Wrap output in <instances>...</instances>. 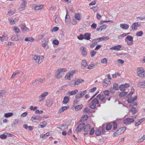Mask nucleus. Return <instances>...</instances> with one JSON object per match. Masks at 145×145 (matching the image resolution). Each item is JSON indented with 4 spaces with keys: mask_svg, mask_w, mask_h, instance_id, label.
Returning a JSON list of instances; mask_svg holds the SVG:
<instances>
[{
    "mask_svg": "<svg viewBox=\"0 0 145 145\" xmlns=\"http://www.w3.org/2000/svg\"><path fill=\"white\" fill-rule=\"evenodd\" d=\"M95 134L97 136L101 134V131L100 129H97L95 132Z\"/></svg>",
    "mask_w": 145,
    "mask_h": 145,
    "instance_id": "obj_50",
    "label": "nucleus"
},
{
    "mask_svg": "<svg viewBox=\"0 0 145 145\" xmlns=\"http://www.w3.org/2000/svg\"><path fill=\"white\" fill-rule=\"evenodd\" d=\"M120 76V74L118 72L116 73L115 74L112 75V77L113 78H116L118 76Z\"/></svg>",
    "mask_w": 145,
    "mask_h": 145,
    "instance_id": "obj_56",
    "label": "nucleus"
},
{
    "mask_svg": "<svg viewBox=\"0 0 145 145\" xmlns=\"http://www.w3.org/2000/svg\"><path fill=\"white\" fill-rule=\"evenodd\" d=\"M96 2H97L96 1V0H95L94 1H92L91 3H90L89 4V6H91V5H95L96 3Z\"/></svg>",
    "mask_w": 145,
    "mask_h": 145,
    "instance_id": "obj_63",
    "label": "nucleus"
},
{
    "mask_svg": "<svg viewBox=\"0 0 145 145\" xmlns=\"http://www.w3.org/2000/svg\"><path fill=\"white\" fill-rule=\"evenodd\" d=\"M134 121V119L133 118H127L124 120V123L126 124H129L133 122Z\"/></svg>",
    "mask_w": 145,
    "mask_h": 145,
    "instance_id": "obj_10",
    "label": "nucleus"
},
{
    "mask_svg": "<svg viewBox=\"0 0 145 145\" xmlns=\"http://www.w3.org/2000/svg\"><path fill=\"white\" fill-rule=\"evenodd\" d=\"M95 132V130L93 128H92L89 134L91 135L93 134L94 132Z\"/></svg>",
    "mask_w": 145,
    "mask_h": 145,
    "instance_id": "obj_64",
    "label": "nucleus"
},
{
    "mask_svg": "<svg viewBox=\"0 0 145 145\" xmlns=\"http://www.w3.org/2000/svg\"><path fill=\"white\" fill-rule=\"evenodd\" d=\"M18 20V18H15L13 20L10 19L9 21L10 24H14L16 22H17Z\"/></svg>",
    "mask_w": 145,
    "mask_h": 145,
    "instance_id": "obj_34",
    "label": "nucleus"
},
{
    "mask_svg": "<svg viewBox=\"0 0 145 145\" xmlns=\"http://www.w3.org/2000/svg\"><path fill=\"white\" fill-rule=\"evenodd\" d=\"M112 127V125L111 124L108 123L106 126V130H109L111 129Z\"/></svg>",
    "mask_w": 145,
    "mask_h": 145,
    "instance_id": "obj_37",
    "label": "nucleus"
},
{
    "mask_svg": "<svg viewBox=\"0 0 145 145\" xmlns=\"http://www.w3.org/2000/svg\"><path fill=\"white\" fill-rule=\"evenodd\" d=\"M18 35L17 34H16V35H13L11 38V39L12 41L19 40L18 39Z\"/></svg>",
    "mask_w": 145,
    "mask_h": 145,
    "instance_id": "obj_26",
    "label": "nucleus"
},
{
    "mask_svg": "<svg viewBox=\"0 0 145 145\" xmlns=\"http://www.w3.org/2000/svg\"><path fill=\"white\" fill-rule=\"evenodd\" d=\"M96 97L99 98V99L102 103L104 104L106 103V99H105V97L104 95L99 94Z\"/></svg>",
    "mask_w": 145,
    "mask_h": 145,
    "instance_id": "obj_5",
    "label": "nucleus"
},
{
    "mask_svg": "<svg viewBox=\"0 0 145 145\" xmlns=\"http://www.w3.org/2000/svg\"><path fill=\"white\" fill-rule=\"evenodd\" d=\"M99 101L98 99L96 98H95L91 101L90 103L89 107L92 109H95L96 107V105L99 104Z\"/></svg>",
    "mask_w": 145,
    "mask_h": 145,
    "instance_id": "obj_1",
    "label": "nucleus"
},
{
    "mask_svg": "<svg viewBox=\"0 0 145 145\" xmlns=\"http://www.w3.org/2000/svg\"><path fill=\"white\" fill-rule=\"evenodd\" d=\"M44 42V43H42V46L43 47L45 48L47 45L48 44V41H46V40H45L44 42Z\"/></svg>",
    "mask_w": 145,
    "mask_h": 145,
    "instance_id": "obj_60",
    "label": "nucleus"
},
{
    "mask_svg": "<svg viewBox=\"0 0 145 145\" xmlns=\"http://www.w3.org/2000/svg\"><path fill=\"white\" fill-rule=\"evenodd\" d=\"M80 49L82 50V56H86L87 54V52L85 48L82 46L81 47Z\"/></svg>",
    "mask_w": 145,
    "mask_h": 145,
    "instance_id": "obj_21",
    "label": "nucleus"
},
{
    "mask_svg": "<svg viewBox=\"0 0 145 145\" xmlns=\"http://www.w3.org/2000/svg\"><path fill=\"white\" fill-rule=\"evenodd\" d=\"M43 58V56H40L37 55H34L33 57V59L35 60L36 62H37L38 63H40L42 62Z\"/></svg>",
    "mask_w": 145,
    "mask_h": 145,
    "instance_id": "obj_3",
    "label": "nucleus"
},
{
    "mask_svg": "<svg viewBox=\"0 0 145 145\" xmlns=\"http://www.w3.org/2000/svg\"><path fill=\"white\" fill-rule=\"evenodd\" d=\"M59 29V28L57 27H54L51 30L52 32L57 31Z\"/></svg>",
    "mask_w": 145,
    "mask_h": 145,
    "instance_id": "obj_54",
    "label": "nucleus"
},
{
    "mask_svg": "<svg viewBox=\"0 0 145 145\" xmlns=\"http://www.w3.org/2000/svg\"><path fill=\"white\" fill-rule=\"evenodd\" d=\"M133 37H132V36H127L125 39V41L126 42H127L128 40H129L130 41H133Z\"/></svg>",
    "mask_w": 145,
    "mask_h": 145,
    "instance_id": "obj_25",
    "label": "nucleus"
},
{
    "mask_svg": "<svg viewBox=\"0 0 145 145\" xmlns=\"http://www.w3.org/2000/svg\"><path fill=\"white\" fill-rule=\"evenodd\" d=\"M138 86L141 88H145V81L139 82L137 84Z\"/></svg>",
    "mask_w": 145,
    "mask_h": 145,
    "instance_id": "obj_20",
    "label": "nucleus"
},
{
    "mask_svg": "<svg viewBox=\"0 0 145 145\" xmlns=\"http://www.w3.org/2000/svg\"><path fill=\"white\" fill-rule=\"evenodd\" d=\"M78 39L80 40H82L84 39V35L82 34H80L77 36Z\"/></svg>",
    "mask_w": 145,
    "mask_h": 145,
    "instance_id": "obj_46",
    "label": "nucleus"
},
{
    "mask_svg": "<svg viewBox=\"0 0 145 145\" xmlns=\"http://www.w3.org/2000/svg\"><path fill=\"white\" fill-rule=\"evenodd\" d=\"M130 110L134 114H135L137 112L136 109L134 107H132L130 109Z\"/></svg>",
    "mask_w": 145,
    "mask_h": 145,
    "instance_id": "obj_36",
    "label": "nucleus"
},
{
    "mask_svg": "<svg viewBox=\"0 0 145 145\" xmlns=\"http://www.w3.org/2000/svg\"><path fill=\"white\" fill-rule=\"evenodd\" d=\"M84 131L85 132H88L90 130L91 128V126L89 124H87L84 126Z\"/></svg>",
    "mask_w": 145,
    "mask_h": 145,
    "instance_id": "obj_19",
    "label": "nucleus"
},
{
    "mask_svg": "<svg viewBox=\"0 0 145 145\" xmlns=\"http://www.w3.org/2000/svg\"><path fill=\"white\" fill-rule=\"evenodd\" d=\"M145 120V118H142V119L139 120L137 122H135V125L136 126H138L143 121Z\"/></svg>",
    "mask_w": 145,
    "mask_h": 145,
    "instance_id": "obj_28",
    "label": "nucleus"
},
{
    "mask_svg": "<svg viewBox=\"0 0 145 145\" xmlns=\"http://www.w3.org/2000/svg\"><path fill=\"white\" fill-rule=\"evenodd\" d=\"M96 54V52L94 51V50H92L91 52V56L92 57H94Z\"/></svg>",
    "mask_w": 145,
    "mask_h": 145,
    "instance_id": "obj_59",
    "label": "nucleus"
},
{
    "mask_svg": "<svg viewBox=\"0 0 145 145\" xmlns=\"http://www.w3.org/2000/svg\"><path fill=\"white\" fill-rule=\"evenodd\" d=\"M84 39L87 40H89L91 39V34L88 33H85L84 35Z\"/></svg>",
    "mask_w": 145,
    "mask_h": 145,
    "instance_id": "obj_16",
    "label": "nucleus"
},
{
    "mask_svg": "<svg viewBox=\"0 0 145 145\" xmlns=\"http://www.w3.org/2000/svg\"><path fill=\"white\" fill-rule=\"evenodd\" d=\"M95 65V64L94 63L91 64L88 67V68L89 69H92L93 68L94 66Z\"/></svg>",
    "mask_w": 145,
    "mask_h": 145,
    "instance_id": "obj_58",
    "label": "nucleus"
},
{
    "mask_svg": "<svg viewBox=\"0 0 145 145\" xmlns=\"http://www.w3.org/2000/svg\"><path fill=\"white\" fill-rule=\"evenodd\" d=\"M85 125V124L84 123H83L80 124L76 128V132H80L82 131Z\"/></svg>",
    "mask_w": 145,
    "mask_h": 145,
    "instance_id": "obj_7",
    "label": "nucleus"
},
{
    "mask_svg": "<svg viewBox=\"0 0 145 145\" xmlns=\"http://www.w3.org/2000/svg\"><path fill=\"white\" fill-rule=\"evenodd\" d=\"M74 18L80 21L82 19V16L80 14L75 13L74 14Z\"/></svg>",
    "mask_w": 145,
    "mask_h": 145,
    "instance_id": "obj_22",
    "label": "nucleus"
},
{
    "mask_svg": "<svg viewBox=\"0 0 145 145\" xmlns=\"http://www.w3.org/2000/svg\"><path fill=\"white\" fill-rule=\"evenodd\" d=\"M74 81L75 83L74 86H75V85H78L80 83L83 82L84 81V80L81 79L79 78L78 79H76Z\"/></svg>",
    "mask_w": 145,
    "mask_h": 145,
    "instance_id": "obj_14",
    "label": "nucleus"
},
{
    "mask_svg": "<svg viewBox=\"0 0 145 145\" xmlns=\"http://www.w3.org/2000/svg\"><path fill=\"white\" fill-rule=\"evenodd\" d=\"M101 62L104 64H106L107 63V60L106 58H104L101 60Z\"/></svg>",
    "mask_w": 145,
    "mask_h": 145,
    "instance_id": "obj_57",
    "label": "nucleus"
},
{
    "mask_svg": "<svg viewBox=\"0 0 145 145\" xmlns=\"http://www.w3.org/2000/svg\"><path fill=\"white\" fill-rule=\"evenodd\" d=\"M103 83L104 84H108L109 85H110L111 84V82L109 79L106 78L103 80Z\"/></svg>",
    "mask_w": 145,
    "mask_h": 145,
    "instance_id": "obj_35",
    "label": "nucleus"
},
{
    "mask_svg": "<svg viewBox=\"0 0 145 145\" xmlns=\"http://www.w3.org/2000/svg\"><path fill=\"white\" fill-rule=\"evenodd\" d=\"M69 101V97H65L63 99V104H66Z\"/></svg>",
    "mask_w": 145,
    "mask_h": 145,
    "instance_id": "obj_32",
    "label": "nucleus"
},
{
    "mask_svg": "<svg viewBox=\"0 0 145 145\" xmlns=\"http://www.w3.org/2000/svg\"><path fill=\"white\" fill-rule=\"evenodd\" d=\"M137 73L138 75L142 78L144 77V71L143 68L142 67H139L137 69Z\"/></svg>",
    "mask_w": 145,
    "mask_h": 145,
    "instance_id": "obj_2",
    "label": "nucleus"
},
{
    "mask_svg": "<svg viewBox=\"0 0 145 145\" xmlns=\"http://www.w3.org/2000/svg\"><path fill=\"white\" fill-rule=\"evenodd\" d=\"M27 4V3L25 0H22V2L20 6V7L19 8V10L21 11L24 10L26 7Z\"/></svg>",
    "mask_w": 145,
    "mask_h": 145,
    "instance_id": "obj_6",
    "label": "nucleus"
},
{
    "mask_svg": "<svg viewBox=\"0 0 145 145\" xmlns=\"http://www.w3.org/2000/svg\"><path fill=\"white\" fill-rule=\"evenodd\" d=\"M69 108V106H64L61 107V108L59 110L58 112V114H59V113H60L61 112H62L64 110Z\"/></svg>",
    "mask_w": 145,
    "mask_h": 145,
    "instance_id": "obj_17",
    "label": "nucleus"
},
{
    "mask_svg": "<svg viewBox=\"0 0 145 145\" xmlns=\"http://www.w3.org/2000/svg\"><path fill=\"white\" fill-rule=\"evenodd\" d=\"M53 43L55 45H57L59 44V42L57 40H55L53 41Z\"/></svg>",
    "mask_w": 145,
    "mask_h": 145,
    "instance_id": "obj_61",
    "label": "nucleus"
},
{
    "mask_svg": "<svg viewBox=\"0 0 145 145\" xmlns=\"http://www.w3.org/2000/svg\"><path fill=\"white\" fill-rule=\"evenodd\" d=\"M113 89L115 90H118L119 89L118 85L117 84H114L113 87Z\"/></svg>",
    "mask_w": 145,
    "mask_h": 145,
    "instance_id": "obj_40",
    "label": "nucleus"
},
{
    "mask_svg": "<svg viewBox=\"0 0 145 145\" xmlns=\"http://www.w3.org/2000/svg\"><path fill=\"white\" fill-rule=\"evenodd\" d=\"M134 101V100L132 98H129L128 99L127 102L129 103H132Z\"/></svg>",
    "mask_w": 145,
    "mask_h": 145,
    "instance_id": "obj_55",
    "label": "nucleus"
},
{
    "mask_svg": "<svg viewBox=\"0 0 145 145\" xmlns=\"http://www.w3.org/2000/svg\"><path fill=\"white\" fill-rule=\"evenodd\" d=\"M86 90L79 92L75 96V98L78 99L82 98L86 93Z\"/></svg>",
    "mask_w": 145,
    "mask_h": 145,
    "instance_id": "obj_4",
    "label": "nucleus"
},
{
    "mask_svg": "<svg viewBox=\"0 0 145 145\" xmlns=\"http://www.w3.org/2000/svg\"><path fill=\"white\" fill-rule=\"evenodd\" d=\"M121 91L124 92L125 91V86L123 84H121L119 87Z\"/></svg>",
    "mask_w": 145,
    "mask_h": 145,
    "instance_id": "obj_39",
    "label": "nucleus"
},
{
    "mask_svg": "<svg viewBox=\"0 0 145 145\" xmlns=\"http://www.w3.org/2000/svg\"><path fill=\"white\" fill-rule=\"evenodd\" d=\"M88 118V116L87 115H84L81 118V120L82 121H84L85 120H87Z\"/></svg>",
    "mask_w": 145,
    "mask_h": 145,
    "instance_id": "obj_43",
    "label": "nucleus"
},
{
    "mask_svg": "<svg viewBox=\"0 0 145 145\" xmlns=\"http://www.w3.org/2000/svg\"><path fill=\"white\" fill-rule=\"evenodd\" d=\"M7 137V135L5 134H3L0 135V138L2 139H5Z\"/></svg>",
    "mask_w": 145,
    "mask_h": 145,
    "instance_id": "obj_52",
    "label": "nucleus"
},
{
    "mask_svg": "<svg viewBox=\"0 0 145 145\" xmlns=\"http://www.w3.org/2000/svg\"><path fill=\"white\" fill-rule=\"evenodd\" d=\"M127 92H121L120 93L119 96L121 97H123L127 94Z\"/></svg>",
    "mask_w": 145,
    "mask_h": 145,
    "instance_id": "obj_53",
    "label": "nucleus"
},
{
    "mask_svg": "<svg viewBox=\"0 0 145 145\" xmlns=\"http://www.w3.org/2000/svg\"><path fill=\"white\" fill-rule=\"evenodd\" d=\"M131 27L132 28V29L133 30H135L137 29V27L136 25L135 24V23L133 24Z\"/></svg>",
    "mask_w": 145,
    "mask_h": 145,
    "instance_id": "obj_51",
    "label": "nucleus"
},
{
    "mask_svg": "<svg viewBox=\"0 0 145 145\" xmlns=\"http://www.w3.org/2000/svg\"><path fill=\"white\" fill-rule=\"evenodd\" d=\"M12 28L13 30L15 31V32L17 33H20V29L18 27L15 26H14L12 27Z\"/></svg>",
    "mask_w": 145,
    "mask_h": 145,
    "instance_id": "obj_38",
    "label": "nucleus"
},
{
    "mask_svg": "<svg viewBox=\"0 0 145 145\" xmlns=\"http://www.w3.org/2000/svg\"><path fill=\"white\" fill-rule=\"evenodd\" d=\"M83 107L82 105H76L74 106L75 109V110H79L81 109Z\"/></svg>",
    "mask_w": 145,
    "mask_h": 145,
    "instance_id": "obj_31",
    "label": "nucleus"
},
{
    "mask_svg": "<svg viewBox=\"0 0 145 145\" xmlns=\"http://www.w3.org/2000/svg\"><path fill=\"white\" fill-rule=\"evenodd\" d=\"M112 125L113 126V130H115L117 128V123L115 121H114L112 123Z\"/></svg>",
    "mask_w": 145,
    "mask_h": 145,
    "instance_id": "obj_48",
    "label": "nucleus"
},
{
    "mask_svg": "<svg viewBox=\"0 0 145 145\" xmlns=\"http://www.w3.org/2000/svg\"><path fill=\"white\" fill-rule=\"evenodd\" d=\"M118 63H121L122 65L124 63V61L121 59H118L117 60Z\"/></svg>",
    "mask_w": 145,
    "mask_h": 145,
    "instance_id": "obj_62",
    "label": "nucleus"
},
{
    "mask_svg": "<svg viewBox=\"0 0 145 145\" xmlns=\"http://www.w3.org/2000/svg\"><path fill=\"white\" fill-rule=\"evenodd\" d=\"M33 40L32 38L29 37L26 38L25 39V41H32Z\"/></svg>",
    "mask_w": 145,
    "mask_h": 145,
    "instance_id": "obj_45",
    "label": "nucleus"
},
{
    "mask_svg": "<svg viewBox=\"0 0 145 145\" xmlns=\"http://www.w3.org/2000/svg\"><path fill=\"white\" fill-rule=\"evenodd\" d=\"M47 125V123L45 121H44L41 123L39 125V127L44 128Z\"/></svg>",
    "mask_w": 145,
    "mask_h": 145,
    "instance_id": "obj_33",
    "label": "nucleus"
},
{
    "mask_svg": "<svg viewBox=\"0 0 145 145\" xmlns=\"http://www.w3.org/2000/svg\"><path fill=\"white\" fill-rule=\"evenodd\" d=\"M20 72L18 71H16L14 72L12 74V76L11 77V79L13 78L16 75L20 74Z\"/></svg>",
    "mask_w": 145,
    "mask_h": 145,
    "instance_id": "obj_42",
    "label": "nucleus"
},
{
    "mask_svg": "<svg viewBox=\"0 0 145 145\" xmlns=\"http://www.w3.org/2000/svg\"><path fill=\"white\" fill-rule=\"evenodd\" d=\"M121 47V46L119 45L117 46L112 47L110 48V50H113L115 51H119L120 50V49Z\"/></svg>",
    "mask_w": 145,
    "mask_h": 145,
    "instance_id": "obj_15",
    "label": "nucleus"
},
{
    "mask_svg": "<svg viewBox=\"0 0 145 145\" xmlns=\"http://www.w3.org/2000/svg\"><path fill=\"white\" fill-rule=\"evenodd\" d=\"M0 40L1 41H3L4 40L8 39L7 35L5 33H3L0 36Z\"/></svg>",
    "mask_w": 145,
    "mask_h": 145,
    "instance_id": "obj_11",
    "label": "nucleus"
},
{
    "mask_svg": "<svg viewBox=\"0 0 145 145\" xmlns=\"http://www.w3.org/2000/svg\"><path fill=\"white\" fill-rule=\"evenodd\" d=\"M70 21V16L68 15V12L67 10V14L65 17V22L66 23H69Z\"/></svg>",
    "mask_w": 145,
    "mask_h": 145,
    "instance_id": "obj_24",
    "label": "nucleus"
},
{
    "mask_svg": "<svg viewBox=\"0 0 145 145\" xmlns=\"http://www.w3.org/2000/svg\"><path fill=\"white\" fill-rule=\"evenodd\" d=\"M78 92V89H75L71 91H69L68 94L69 96H71L76 94Z\"/></svg>",
    "mask_w": 145,
    "mask_h": 145,
    "instance_id": "obj_23",
    "label": "nucleus"
},
{
    "mask_svg": "<svg viewBox=\"0 0 145 145\" xmlns=\"http://www.w3.org/2000/svg\"><path fill=\"white\" fill-rule=\"evenodd\" d=\"M48 92H46L42 93L41 95L39 97V99L40 101L45 99V97L48 95Z\"/></svg>",
    "mask_w": 145,
    "mask_h": 145,
    "instance_id": "obj_8",
    "label": "nucleus"
},
{
    "mask_svg": "<svg viewBox=\"0 0 145 145\" xmlns=\"http://www.w3.org/2000/svg\"><path fill=\"white\" fill-rule=\"evenodd\" d=\"M109 39L108 36L104 37L99 38V40L98 42H100L101 41L107 40Z\"/></svg>",
    "mask_w": 145,
    "mask_h": 145,
    "instance_id": "obj_27",
    "label": "nucleus"
},
{
    "mask_svg": "<svg viewBox=\"0 0 145 145\" xmlns=\"http://www.w3.org/2000/svg\"><path fill=\"white\" fill-rule=\"evenodd\" d=\"M45 80V79L44 78L43 79H36L33 82H32V84H38L39 83H41L43 81Z\"/></svg>",
    "mask_w": 145,
    "mask_h": 145,
    "instance_id": "obj_12",
    "label": "nucleus"
},
{
    "mask_svg": "<svg viewBox=\"0 0 145 145\" xmlns=\"http://www.w3.org/2000/svg\"><path fill=\"white\" fill-rule=\"evenodd\" d=\"M121 129H119L114 134V136L116 137L118 136L121 134L123 133V132L121 131Z\"/></svg>",
    "mask_w": 145,
    "mask_h": 145,
    "instance_id": "obj_29",
    "label": "nucleus"
},
{
    "mask_svg": "<svg viewBox=\"0 0 145 145\" xmlns=\"http://www.w3.org/2000/svg\"><path fill=\"white\" fill-rule=\"evenodd\" d=\"M35 10H38L41 9L42 8V6L41 5H36L34 7Z\"/></svg>",
    "mask_w": 145,
    "mask_h": 145,
    "instance_id": "obj_41",
    "label": "nucleus"
},
{
    "mask_svg": "<svg viewBox=\"0 0 145 145\" xmlns=\"http://www.w3.org/2000/svg\"><path fill=\"white\" fill-rule=\"evenodd\" d=\"M120 26L123 29H128L129 27V26L126 24H121L120 25Z\"/></svg>",
    "mask_w": 145,
    "mask_h": 145,
    "instance_id": "obj_30",
    "label": "nucleus"
},
{
    "mask_svg": "<svg viewBox=\"0 0 145 145\" xmlns=\"http://www.w3.org/2000/svg\"><path fill=\"white\" fill-rule=\"evenodd\" d=\"M75 71H72L69 72L68 73L66 74L65 76V78H67L69 80H71V78L73 76V74L74 73Z\"/></svg>",
    "mask_w": 145,
    "mask_h": 145,
    "instance_id": "obj_9",
    "label": "nucleus"
},
{
    "mask_svg": "<svg viewBox=\"0 0 145 145\" xmlns=\"http://www.w3.org/2000/svg\"><path fill=\"white\" fill-rule=\"evenodd\" d=\"M143 34V32L142 31H140L137 32L136 33V35L137 36H141Z\"/></svg>",
    "mask_w": 145,
    "mask_h": 145,
    "instance_id": "obj_47",
    "label": "nucleus"
},
{
    "mask_svg": "<svg viewBox=\"0 0 145 145\" xmlns=\"http://www.w3.org/2000/svg\"><path fill=\"white\" fill-rule=\"evenodd\" d=\"M21 29L22 31L27 32L29 31V29L25 26L24 24H22L21 25Z\"/></svg>",
    "mask_w": 145,
    "mask_h": 145,
    "instance_id": "obj_13",
    "label": "nucleus"
},
{
    "mask_svg": "<svg viewBox=\"0 0 145 145\" xmlns=\"http://www.w3.org/2000/svg\"><path fill=\"white\" fill-rule=\"evenodd\" d=\"M13 115V113H9L5 114L4 115V116L6 118H8L11 117Z\"/></svg>",
    "mask_w": 145,
    "mask_h": 145,
    "instance_id": "obj_44",
    "label": "nucleus"
},
{
    "mask_svg": "<svg viewBox=\"0 0 145 145\" xmlns=\"http://www.w3.org/2000/svg\"><path fill=\"white\" fill-rule=\"evenodd\" d=\"M40 119V118L39 116H33L31 118V120L32 121L35 122H37L39 121Z\"/></svg>",
    "mask_w": 145,
    "mask_h": 145,
    "instance_id": "obj_18",
    "label": "nucleus"
},
{
    "mask_svg": "<svg viewBox=\"0 0 145 145\" xmlns=\"http://www.w3.org/2000/svg\"><path fill=\"white\" fill-rule=\"evenodd\" d=\"M82 66H83L84 67H85L87 65V63L85 60H84L82 61Z\"/></svg>",
    "mask_w": 145,
    "mask_h": 145,
    "instance_id": "obj_49",
    "label": "nucleus"
}]
</instances>
